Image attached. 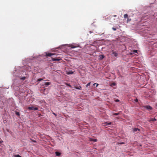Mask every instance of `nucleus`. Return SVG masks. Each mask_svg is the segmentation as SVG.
Returning <instances> with one entry per match:
<instances>
[{"label": "nucleus", "instance_id": "obj_35", "mask_svg": "<svg viewBox=\"0 0 157 157\" xmlns=\"http://www.w3.org/2000/svg\"><path fill=\"white\" fill-rule=\"evenodd\" d=\"M75 47H72V48H75Z\"/></svg>", "mask_w": 157, "mask_h": 157}, {"label": "nucleus", "instance_id": "obj_2", "mask_svg": "<svg viewBox=\"0 0 157 157\" xmlns=\"http://www.w3.org/2000/svg\"><path fill=\"white\" fill-rule=\"evenodd\" d=\"M75 87L76 89L78 90H81L82 89V87L79 84L75 85Z\"/></svg>", "mask_w": 157, "mask_h": 157}, {"label": "nucleus", "instance_id": "obj_14", "mask_svg": "<svg viewBox=\"0 0 157 157\" xmlns=\"http://www.w3.org/2000/svg\"><path fill=\"white\" fill-rule=\"evenodd\" d=\"M66 84L67 86H68L69 87H70L72 88V86L69 83H66Z\"/></svg>", "mask_w": 157, "mask_h": 157}, {"label": "nucleus", "instance_id": "obj_26", "mask_svg": "<svg viewBox=\"0 0 157 157\" xmlns=\"http://www.w3.org/2000/svg\"><path fill=\"white\" fill-rule=\"evenodd\" d=\"M133 52H135V53H137V50H134L133 51Z\"/></svg>", "mask_w": 157, "mask_h": 157}, {"label": "nucleus", "instance_id": "obj_20", "mask_svg": "<svg viewBox=\"0 0 157 157\" xmlns=\"http://www.w3.org/2000/svg\"><path fill=\"white\" fill-rule=\"evenodd\" d=\"M119 114V113H113V115H117Z\"/></svg>", "mask_w": 157, "mask_h": 157}, {"label": "nucleus", "instance_id": "obj_32", "mask_svg": "<svg viewBox=\"0 0 157 157\" xmlns=\"http://www.w3.org/2000/svg\"><path fill=\"white\" fill-rule=\"evenodd\" d=\"M2 142V141H0V144Z\"/></svg>", "mask_w": 157, "mask_h": 157}, {"label": "nucleus", "instance_id": "obj_6", "mask_svg": "<svg viewBox=\"0 0 157 157\" xmlns=\"http://www.w3.org/2000/svg\"><path fill=\"white\" fill-rule=\"evenodd\" d=\"M111 55L113 56L117 57L118 55V54L116 52H115L114 51H112Z\"/></svg>", "mask_w": 157, "mask_h": 157}, {"label": "nucleus", "instance_id": "obj_9", "mask_svg": "<svg viewBox=\"0 0 157 157\" xmlns=\"http://www.w3.org/2000/svg\"><path fill=\"white\" fill-rule=\"evenodd\" d=\"M55 154L57 156H59L61 155V153L58 151H56Z\"/></svg>", "mask_w": 157, "mask_h": 157}, {"label": "nucleus", "instance_id": "obj_4", "mask_svg": "<svg viewBox=\"0 0 157 157\" xmlns=\"http://www.w3.org/2000/svg\"><path fill=\"white\" fill-rule=\"evenodd\" d=\"M144 108L148 110H152V107L150 105H147L145 106Z\"/></svg>", "mask_w": 157, "mask_h": 157}, {"label": "nucleus", "instance_id": "obj_11", "mask_svg": "<svg viewBox=\"0 0 157 157\" xmlns=\"http://www.w3.org/2000/svg\"><path fill=\"white\" fill-rule=\"evenodd\" d=\"M113 17H116L117 15H114L113 16H109V18L111 19V18H112Z\"/></svg>", "mask_w": 157, "mask_h": 157}, {"label": "nucleus", "instance_id": "obj_18", "mask_svg": "<svg viewBox=\"0 0 157 157\" xmlns=\"http://www.w3.org/2000/svg\"><path fill=\"white\" fill-rule=\"evenodd\" d=\"M14 156L15 157H21V156H20V155H14Z\"/></svg>", "mask_w": 157, "mask_h": 157}, {"label": "nucleus", "instance_id": "obj_13", "mask_svg": "<svg viewBox=\"0 0 157 157\" xmlns=\"http://www.w3.org/2000/svg\"><path fill=\"white\" fill-rule=\"evenodd\" d=\"M156 121V119H155V118H154L149 121Z\"/></svg>", "mask_w": 157, "mask_h": 157}, {"label": "nucleus", "instance_id": "obj_21", "mask_svg": "<svg viewBox=\"0 0 157 157\" xmlns=\"http://www.w3.org/2000/svg\"><path fill=\"white\" fill-rule=\"evenodd\" d=\"M25 77H23L22 78H21V80H25Z\"/></svg>", "mask_w": 157, "mask_h": 157}, {"label": "nucleus", "instance_id": "obj_31", "mask_svg": "<svg viewBox=\"0 0 157 157\" xmlns=\"http://www.w3.org/2000/svg\"><path fill=\"white\" fill-rule=\"evenodd\" d=\"M33 141L34 142H36V141L35 140H33Z\"/></svg>", "mask_w": 157, "mask_h": 157}, {"label": "nucleus", "instance_id": "obj_12", "mask_svg": "<svg viewBox=\"0 0 157 157\" xmlns=\"http://www.w3.org/2000/svg\"><path fill=\"white\" fill-rule=\"evenodd\" d=\"M50 84V83L49 82H46L45 83V85L46 86H48Z\"/></svg>", "mask_w": 157, "mask_h": 157}, {"label": "nucleus", "instance_id": "obj_10", "mask_svg": "<svg viewBox=\"0 0 157 157\" xmlns=\"http://www.w3.org/2000/svg\"><path fill=\"white\" fill-rule=\"evenodd\" d=\"M97 139H90V141H93L94 142H96L97 141Z\"/></svg>", "mask_w": 157, "mask_h": 157}, {"label": "nucleus", "instance_id": "obj_8", "mask_svg": "<svg viewBox=\"0 0 157 157\" xmlns=\"http://www.w3.org/2000/svg\"><path fill=\"white\" fill-rule=\"evenodd\" d=\"M137 131H140V129H138V128H135L133 129V131L134 132H135Z\"/></svg>", "mask_w": 157, "mask_h": 157}, {"label": "nucleus", "instance_id": "obj_33", "mask_svg": "<svg viewBox=\"0 0 157 157\" xmlns=\"http://www.w3.org/2000/svg\"><path fill=\"white\" fill-rule=\"evenodd\" d=\"M136 101H137V99H136Z\"/></svg>", "mask_w": 157, "mask_h": 157}, {"label": "nucleus", "instance_id": "obj_23", "mask_svg": "<svg viewBox=\"0 0 157 157\" xmlns=\"http://www.w3.org/2000/svg\"><path fill=\"white\" fill-rule=\"evenodd\" d=\"M42 80V79H41V78H39V79H38V80H37V81L38 82H39V81H40L41 80Z\"/></svg>", "mask_w": 157, "mask_h": 157}, {"label": "nucleus", "instance_id": "obj_28", "mask_svg": "<svg viewBox=\"0 0 157 157\" xmlns=\"http://www.w3.org/2000/svg\"><path fill=\"white\" fill-rule=\"evenodd\" d=\"M53 114H54V115H55V116H56V113H53Z\"/></svg>", "mask_w": 157, "mask_h": 157}, {"label": "nucleus", "instance_id": "obj_22", "mask_svg": "<svg viewBox=\"0 0 157 157\" xmlns=\"http://www.w3.org/2000/svg\"><path fill=\"white\" fill-rule=\"evenodd\" d=\"M90 83H91V82H89V83H88V84H87L86 85V86L88 87V86H89L90 85Z\"/></svg>", "mask_w": 157, "mask_h": 157}, {"label": "nucleus", "instance_id": "obj_27", "mask_svg": "<svg viewBox=\"0 0 157 157\" xmlns=\"http://www.w3.org/2000/svg\"><path fill=\"white\" fill-rule=\"evenodd\" d=\"M131 21V19H128L127 20V21Z\"/></svg>", "mask_w": 157, "mask_h": 157}, {"label": "nucleus", "instance_id": "obj_30", "mask_svg": "<svg viewBox=\"0 0 157 157\" xmlns=\"http://www.w3.org/2000/svg\"><path fill=\"white\" fill-rule=\"evenodd\" d=\"M98 84H96V87H97V86H98Z\"/></svg>", "mask_w": 157, "mask_h": 157}, {"label": "nucleus", "instance_id": "obj_24", "mask_svg": "<svg viewBox=\"0 0 157 157\" xmlns=\"http://www.w3.org/2000/svg\"><path fill=\"white\" fill-rule=\"evenodd\" d=\"M112 29H113V30H114V31H115V30H116V29H116V28H114V27H113V28H112Z\"/></svg>", "mask_w": 157, "mask_h": 157}, {"label": "nucleus", "instance_id": "obj_1", "mask_svg": "<svg viewBox=\"0 0 157 157\" xmlns=\"http://www.w3.org/2000/svg\"><path fill=\"white\" fill-rule=\"evenodd\" d=\"M28 109L29 110H37L38 109V108L37 107H35L33 106H31L29 107Z\"/></svg>", "mask_w": 157, "mask_h": 157}, {"label": "nucleus", "instance_id": "obj_15", "mask_svg": "<svg viewBox=\"0 0 157 157\" xmlns=\"http://www.w3.org/2000/svg\"><path fill=\"white\" fill-rule=\"evenodd\" d=\"M16 114L17 116H20V113H19V112H16Z\"/></svg>", "mask_w": 157, "mask_h": 157}, {"label": "nucleus", "instance_id": "obj_3", "mask_svg": "<svg viewBox=\"0 0 157 157\" xmlns=\"http://www.w3.org/2000/svg\"><path fill=\"white\" fill-rule=\"evenodd\" d=\"M55 54L52 53H46V56L51 57L53 55H54Z\"/></svg>", "mask_w": 157, "mask_h": 157}, {"label": "nucleus", "instance_id": "obj_29", "mask_svg": "<svg viewBox=\"0 0 157 157\" xmlns=\"http://www.w3.org/2000/svg\"><path fill=\"white\" fill-rule=\"evenodd\" d=\"M97 83H95L94 84H93V85L94 86H95V85H96Z\"/></svg>", "mask_w": 157, "mask_h": 157}, {"label": "nucleus", "instance_id": "obj_7", "mask_svg": "<svg viewBox=\"0 0 157 157\" xmlns=\"http://www.w3.org/2000/svg\"><path fill=\"white\" fill-rule=\"evenodd\" d=\"M105 56L103 55H100L99 56V59L100 60H101L104 58Z\"/></svg>", "mask_w": 157, "mask_h": 157}, {"label": "nucleus", "instance_id": "obj_17", "mask_svg": "<svg viewBox=\"0 0 157 157\" xmlns=\"http://www.w3.org/2000/svg\"><path fill=\"white\" fill-rule=\"evenodd\" d=\"M73 72L72 71H69L67 73L68 74H72L73 73Z\"/></svg>", "mask_w": 157, "mask_h": 157}, {"label": "nucleus", "instance_id": "obj_19", "mask_svg": "<svg viewBox=\"0 0 157 157\" xmlns=\"http://www.w3.org/2000/svg\"><path fill=\"white\" fill-rule=\"evenodd\" d=\"M106 124L107 125H110L111 124V122H106Z\"/></svg>", "mask_w": 157, "mask_h": 157}, {"label": "nucleus", "instance_id": "obj_16", "mask_svg": "<svg viewBox=\"0 0 157 157\" xmlns=\"http://www.w3.org/2000/svg\"><path fill=\"white\" fill-rule=\"evenodd\" d=\"M128 15L127 14H125L124 15V18H127L128 17Z\"/></svg>", "mask_w": 157, "mask_h": 157}, {"label": "nucleus", "instance_id": "obj_34", "mask_svg": "<svg viewBox=\"0 0 157 157\" xmlns=\"http://www.w3.org/2000/svg\"><path fill=\"white\" fill-rule=\"evenodd\" d=\"M136 101H137V99H136Z\"/></svg>", "mask_w": 157, "mask_h": 157}, {"label": "nucleus", "instance_id": "obj_25", "mask_svg": "<svg viewBox=\"0 0 157 157\" xmlns=\"http://www.w3.org/2000/svg\"><path fill=\"white\" fill-rule=\"evenodd\" d=\"M119 99H117L115 100V101L116 102H118L119 101Z\"/></svg>", "mask_w": 157, "mask_h": 157}, {"label": "nucleus", "instance_id": "obj_5", "mask_svg": "<svg viewBox=\"0 0 157 157\" xmlns=\"http://www.w3.org/2000/svg\"><path fill=\"white\" fill-rule=\"evenodd\" d=\"M60 59L58 58H51V59L50 60L51 61H59Z\"/></svg>", "mask_w": 157, "mask_h": 157}]
</instances>
